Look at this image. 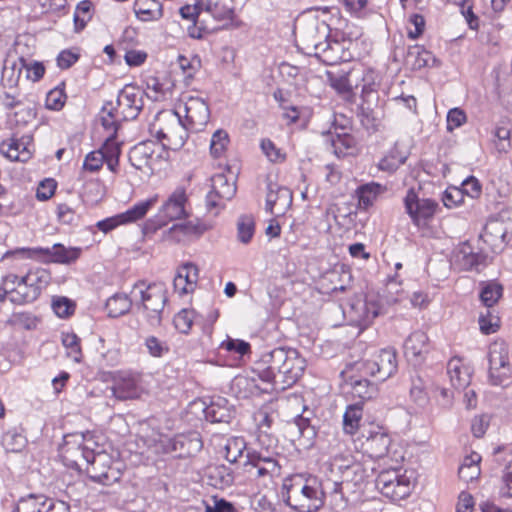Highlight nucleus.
I'll return each instance as SVG.
<instances>
[{
  "label": "nucleus",
  "mask_w": 512,
  "mask_h": 512,
  "mask_svg": "<svg viewBox=\"0 0 512 512\" xmlns=\"http://www.w3.org/2000/svg\"><path fill=\"white\" fill-rule=\"evenodd\" d=\"M51 281L47 269H30L25 275L14 273L4 275L0 283V302L8 299L16 305L30 304L36 301Z\"/></svg>",
  "instance_id": "nucleus-1"
},
{
  "label": "nucleus",
  "mask_w": 512,
  "mask_h": 512,
  "mask_svg": "<svg viewBox=\"0 0 512 512\" xmlns=\"http://www.w3.org/2000/svg\"><path fill=\"white\" fill-rule=\"evenodd\" d=\"M282 495L285 503L298 512H317L323 505L325 493L316 477L293 475L284 480Z\"/></svg>",
  "instance_id": "nucleus-2"
},
{
  "label": "nucleus",
  "mask_w": 512,
  "mask_h": 512,
  "mask_svg": "<svg viewBox=\"0 0 512 512\" xmlns=\"http://www.w3.org/2000/svg\"><path fill=\"white\" fill-rule=\"evenodd\" d=\"M189 127L181 119L180 111H160L150 125L151 134L162 142L163 147L179 150L188 139Z\"/></svg>",
  "instance_id": "nucleus-3"
},
{
  "label": "nucleus",
  "mask_w": 512,
  "mask_h": 512,
  "mask_svg": "<svg viewBox=\"0 0 512 512\" xmlns=\"http://www.w3.org/2000/svg\"><path fill=\"white\" fill-rule=\"evenodd\" d=\"M188 196L184 187H177L159 208L157 214L149 218L142 227L145 236L154 234L169 222L189 216L186 205Z\"/></svg>",
  "instance_id": "nucleus-4"
},
{
  "label": "nucleus",
  "mask_w": 512,
  "mask_h": 512,
  "mask_svg": "<svg viewBox=\"0 0 512 512\" xmlns=\"http://www.w3.org/2000/svg\"><path fill=\"white\" fill-rule=\"evenodd\" d=\"M263 361L269 363L265 371L267 379L287 385L295 383L306 367L301 354H263Z\"/></svg>",
  "instance_id": "nucleus-5"
},
{
  "label": "nucleus",
  "mask_w": 512,
  "mask_h": 512,
  "mask_svg": "<svg viewBox=\"0 0 512 512\" xmlns=\"http://www.w3.org/2000/svg\"><path fill=\"white\" fill-rule=\"evenodd\" d=\"M95 448L99 445L92 434L73 433L64 436L59 452L66 466L80 470L91 459Z\"/></svg>",
  "instance_id": "nucleus-6"
},
{
  "label": "nucleus",
  "mask_w": 512,
  "mask_h": 512,
  "mask_svg": "<svg viewBox=\"0 0 512 512\" xmlns=\"http://www.w3.org/2000/svg\"><path fill=\"white\" fill-rule=\"evenodd\" d=\"M131 296L136 301L140 300L151 317H158L168 300L167 289L162 282H155L147 286L144 282H138L134 285Z\"/></svg>",
  "instance_id": "nucleus-7"
},
{
  "label": "nucleus",
  "mask_w": 512,
  "mask_h": 512,
  "mask_svg": "<svg viewBox=\"0 0 512 512\" xmlns=\"http://www.w3.org/2000/svg\"><path fill=\"white\" fill-rule=\"evenodd\" d=\"M353 369L363 376H374L385 381L397 370L396 354H370L368 358L357 360Z\"/></svg>",
  "instance_id": "nucleus-8"
},
{
  "label": "nucleus",
  "mask_w": 512,
  "mask_h": 512,
  "mask_svg": "<svg viewBox=\"0 0 512 512\" xmlns=\"http://www.w3.org/2000/svg\"><path fill=\"white\" fill-rule=\"evenodd\" d=\"M144 95V91L137 86H124L118 93L116 106L113 105V115L125 121L136 119L143 109Z\"/></svg>",
  "instance_id": "nucleus-9"
},
{
  "label": "nucleus",
  "mask_w": 512,
  "mask_h": 512,
  "mask_svg": "<svg viewBox=\"0 0 512 512\" xmlns=\"http://www.w3.org/2000/svg\"><path fill=\"white\" fill-rule=\"evenodd\" d=\"M17 253L23 254L26 258L44 262L71 264L80 257L81 249L76 247L67 248L63 244L56 243L52 247L46 248H21L17 250Z\"/></svg>",
  "instance_id": "nucleus-10"
},
{
  "label": "nucleus",
  "mask_w": 512,
  "mask_h": 512,
  "mask_svg": "<svg viewBox=\"0 0 512 512\" xmlns=\"http://www.w3.org/2000/svg\"><path fill=\"white\" fill-rule=\"evenodd\" d=\"M86 472L89 477L103 485H110L120 478V473L112 467V458L105 451L95 448L91 459L86 464Z\"/></svg>",
  "instance_id": "nucleus-11"
},
{
  "label": "nucleus",
  "mask_w": 512,
  "mask_h": 512,
  "mask_svg": "<svg viewBox=\"0 0 512 512\" xmlns=\"http://www.w3.org/2000/svg\"><path fill=\"white\" fill-rule=\"evenodd\" d=\"M112 396L118 400L139 398L147 392V386L140 375L128 372H120L113 377V385L110 387Z\"/></svg>",
  "instance_id": "nucleus-12"
},
{
  "label": "nucleus",
  "mask_w": 512,
  "mask_h": 512,
  "mask_svg": "<svg viewBox=\"0 0 512 512\" xmlns=\"http://www.w3.org/2000/svg\"><path fill=\"white\" fill-rule=\"evenodd\" d=\"M236 182L229 179L225 174L218 173L211 178V190L206 196V207L208 210L221 209L225 201L231 200L236 194Z\"/></svg>",
  "instance_id": "nucleus-13"
},
{
  "label": "nucleus",
  "mask_w": 512,
  "mask_h": 512,
  "mask_svg": "<svg viewBox=\"0 0 512 512\" xmlns=\"http://www.w3.org/2000/svg\"><path fill=\"white\" fill-rule=\"evenodd\" d=\"M190 408L194 413L201 412L212 423H229L235 416L233 407L222 397L212 399L208 405L202 400H195Z\"/></svg>",
  "instance_id": "nucleus-14"
},
{
  "label": "nucleus",
  "mask_w": 512,
  "mask_h": 512,
  "mask_svg": "<svg viewBox=\"0 0 512 512\" xmlns=\"http://www.w3.org/2000/svg\"><path fill=\"white\" fill-rule=\"evenodd\" d=\"M185 114V124L190 131L199 132L203 130L210 118V110L207 103L199 97H188L183 105L178 106V111Z\"/></svg>",
  "instance_id": "nucleus-15"
},
{
  "label": "nucleus",
  "mask_w": 512,
  "mask_h": 512,
  "mask_svg": "<svg viewBox=\"0 0 512 512\" xmlns=\"http://www.w3.org/2000/svg\"><path fill=\"white\" fill-rule=\"evenodd\" d=\"M404 204L406 212L417 226L425 225L434 216L438 206L431 199H420L412 189L407 192Z\"/></svg>",
  "instance_id": "nucleus-16"
},
{
  "label": "nucleus",
  "mask_w": 512,
  "mask_h": 512,
  "mask_svg": "<svg viewBox=\"0 0 512 512\" xmlns=\"http://www.w3.org/2000/svg\"><path fill=\"white\" fill-rule=\"evenodd\" d=\"M512 236V225L507 224L502 218H492L485 225L481 234L483 241L494 252L501 251Z\"/></svg>",
  "instance_id": "nucleus-17"
},
{
  "label": "nucleus",
  "mask_w": 512,
  "mask_h": 512,
  "mask_svg": "<svg viewBox=\"0 0 512 512\" xmlns=\"http://www.w3.org/2000/svg\"><path fill=\"white\" fill-rule=\"evenodd\" d=\"M159 146L152 140L135 145L129 152V161L137 170L151 172L153 163L160 157Z\"/></svg>",
  "instance_id": "nucleus-18"
},
{
  "label": "nucleus",
  "mask_w": 512,
  "mask_h": 512,
  "mask_svg": "<svg viewBox=\"0 0 512 512\" xmlns=\"http://www.w3.org/2000/svg\"><path fill=\"white\" fill-rule=\"evenodd\" d=\"M247 466L255 470L258 478H273L280 475L281 466L272 454L263 451H252L247 454Z\"/></svg>",
  "instance_id": "nucleus-19"
},
{
  "label": "nucleus",
  "mask_w": 512,
  "mask_h": 512,
  "mask_svg": "<svg viewBox=\"0 0 512 512\" xmlns=\"http://www.w3.org/2000/svg\"><path fill=\"white\" fill-rule=\"evenodd\" d=\"M293 196L289 188L277 183H268L266 195V211L275 216L285 214L292 204Z\"/></svg>",
  "instance_id": "nucleus-20"
},
{
  "label": "nucleus",
  "mask_w": 512,
  "mask_h": 512,
  "mask_svg": "<svg viewBox=\"0 0 512 512\" xmlns=\"http://www.w3.org/2000/svg\"><path fill=\"white\" fill-rule=\"evenodd\" d=\"M363 445L371 458H383L387 456L392 460H397L396 456L392 454V439L382 428L370 432Z\"/></svg>",
  "instance_id": "nucleus-21"
},
{
  "label": "nucleus",
  "mask_w": 512,
  "mask_h": 512,
  "mask_svg": "<svg viewBox=\"0 0 512 512\" xmlns=\"http://www.w3.org/2000/svg\"><path fill=\"white\" fill-rule=\"evenodd\" d=\"M489 379L495 386L512 383V364L508 354H489Z\"/></svg>",
  "instance_id": "nucleus-22"
},
{
  "label": "nucleus",
  "mask_w": 512,
  "mask_h": 512,
  "mask_svg": "<svg viewBox=\"0 0 512 512\" xmlns=\"http://www.w3.org/2000/svg\"><path fill=\"white\" fill-rule=\"evenodd\" d=\"M485 260L486 256L474 252L468 243H463L455 249L451 263L458 270L468 271L478 270L481 265H484Z\"/></svg>",
  "instance_id": "nucleus-23"
},
{
  "label": "nucleus",
  "mask_w": 512,
  "mask_h": 512,
  "mask_svg": "<svg viewBox=\"0 0 512 512\" xmlns=\"http://www.w3.org/2000/svg\"><path fill=\"white\" fill-rule=\"evenodd\" d=\"M0 153L10 161L26 162L31 158L29 142L25 138L4 139L0 143Z\"/></svg>",
  "instance_id": "nucleus-24"
},
{
  "label": "nucleus",
  "mask_w": 512,
  "mask_h": 512,
  "mask_svg": "<svg viewBox=\"0 0 512 512\" xmlns=\"http://www.w3.org/2000/svg\"><path fill=\"white\" fill-rule=\"evenodd\" d=\"M202 444L198 439H191L185 435H177L168 439L165 452L176 453L178 457L189 456L193 451H198Z\"/></svg>",
  "instance_id": "nucleus-25"
},
{
  "label": "nucleus",
  "mask_w": 512,
  "mask_h": 512,
  "mask_svg": "<svg viewBox=\"0 0 512 512\" xmlns=\"http://www.w3.org/2000/svg\"><path fill=\"white\" fill-rule=\"evenodd\" d=\"M134 12L141 21L158 20L163 16L162 4L158 0H136Z\"/></svg>",
  "instance_id": "nucleus-26"
},
{
  "label": "nucleus",
  "mask_w": 512,
  "mask_h": 512,
  "mask_svg": "<svg viewBox=\"0 0 512 512\" xmlns=\"http://www.w3.org/2000/svg\"><path fill=\"white\" fill-rule=\"evenodd\" d=\"M363 418L362 403L350 404L343 415V430L346 434L354 435L360 428Z\"/></svg>",
  "instance_id": "nucleus-27"
},
{
  "label": "nucleus",
  "mask_w": 512,
  "mask_h": 512,
  "mask_svg": "<svg viewBox=\"0 0 512 512\" xmlns=\"http://www.w3.org/2000/svg\"><path fill=\"white\" fill-rule=\"evenodd\" d=\"M384 191L385 187L376 182L361 185L356 190L359 208L366 210L371 207L377 197Z\"/></svg>",
  "instance_id": "nucleus-28"
},
{
  "label": "nucleus",
  "mask_w": 512,
  "mask_h": 512,
  "mask_svg": "<svg viewBox=\"0 0 512 512\" xmlns=\"http://www.w3.org/2000/svg\"><path fill=\"white\" fill-rule=\"evenodd\" d=\"M158 197L154 196L149 199L137 202L125 212L120 213L124 225L134 223L146 216L151 208L157 203Z\"/></svg>",
  "instance_id": "nucleus-29"
},
{
  "label": "nucleus",
  "mask_w": 512,
  "mask_h": 512,
  "mask_svg": "<svg viewBox=\"0 0 512 512\" xmlns=\"http://www.w3.org/2000/svg\"><path fill=\"white\" fill-rule=\"evenodd\" d=\"M412 486L410 477L405 474H401L399 471L396 480L390 484L388 489H385L384 496L392 499L393 501L404 499L409 496Z\"/></svg>",
  "instance_id": "nucleus-30"
},
{
  "label": "nucleus",
  "mask_w": 512,
  "mask_h": 512,
  "mask_svg": "<svg viewBox=\"0 0 512 512\" xmlns=\"http://www.w3.org/2000/svg\"><path fill=\"white\" fill-rule=\"evenodd\" d=\"M99 151L102 152L101 154L104 156L108 169L116 172L121 154L120 143L116 140V137L113 135L108 136Z\"/></svg>",
  "instance_id": "nucleus-31"
},
{
  "label": "nucleus",
  "mask_w": 512,
  "mask_h": 512,
  "mask_svg": "<svg viewBox=\"0 0 512 512\" xmlns=\"http://www.w3.org/2000/svg\"><path fill=\"white\" fill-rule=\"evenodd\" d=\"M447 370L453 385L458 388L464 387L469 383L468 368L462 366V359L458 355L452 357L447 365Z\"/></svg>",
  "instance_id": "nucleus-32"
},
{
  "label": "nucleus",
  "mask_w": 512,
  "mask_h": 512,
  "mask_svg": "<svg viewBox=\"0 0 512 512\" xmlns=\"http://www.w3.org/2000/svg\"><path fill=\"white\" fill-rule=\"evenodd\" d=\"M2 445L8 452H21L27 445V438L21 428H11L2 437Z\"/></svg>",
  "instance_id": "nucleus-33"
},
{
  "label": "nucleus",
  "mask_w": 512,
  "mask_h": 512,
  "mask_svg": "<svg viewBox=\"0 0 512 512\" xmlns=\"http://www.w3.org/2000/svg\"><path fill=\"white\" fill-rule=\"evenodd\" d=\"M407 61L411 62L414 69L435 66L437 62L433 54L421 46H414L409 49Z\"/></svg>",
  "instance_id": "nucleus-34"
},
{
  "label": "nucleus",
  "mask_w": 512,
  "mask_h": 512,
  "mask_svg": "<svg viewBox=\"0 0 512 512\" xmlns=\"http://www.w3.org/2000/svg\"><path fill=\"white\" fill-rule=\"evenodd\" d=\"M503 295V286L496 281H488L482 284L480 300L487 309H491Z\"/></svg>",
  "instance_id": "nucleus-35"
},
{
  "label": "nucleus",
  "mask_w": 512,
  "mask_h": 512,
  "mask_svg": "<svg viewBox=\"0 0 512 512\" xmlns=\"http://www.w3.org/2000/svg\"><path fill=\"white\" fill-rule=\"evenodd\" d=\"M132 300L125 294H115L106 302L108 314L111 317H118L129 311Z\"/></svg>",
  "instance_id": "nucleus-36"
},
{
  "label": "nucleus",
  "mask_w": 512,
  "mask_h": 512,
  "mask_svg": "<svg viewBox=\"0 0 512 512\" xmlns=\"http://www.w3.org/2000/svg\"><path fill=\"white\" fill-rule=\"evenodd\" d=\"M231 389L237 398L245 399L255 393L257 386L254 380L246 376L238 375L232 380Z\"/></svg>",
  "instance_id": "nucleus-37"
},
{
  "label": "nucleus",
  "mask_w": 512,
  "mask_h": 512,
  "mask_svg": "<svg viewBox=\"0 0 512 512\" xmlns=\"http://www.w3.org/2000/svg\"><path fill=\"white\" fill-rule=\"evenodd\" d=\"M246 449V442L242 437L227 439L224 446V457L230 463H235Z\"/></svg>",
  "instance_id": "nucleus-38"
},
{
  "label": "nucleus",
  "mask_w": 512,
  "mask_h": 512,
  "mask_svg": "<svg viewBox=\"0 0 512 512\" xmlns=\"http://www.w3.org/2000/svg\"><path fill=\"white\" fill-rule=\"evenodd\" d=\"M377 387L367 379H359L352 384V395L361 400H369L377 395Z\"/></svg>",
  "instance_id": "nucleus-39"
},
{
  "label": "nucleus",
  "mask_w": 512,
  "mask_h": 512,
  "mask_svg": "<svg viewBox=\"0 0 512 512\" xmlns=\"http://www.w3.org/2000/svg\"><path fill=\"white\" fill-rule=\"evenodd\" d=\"M255 231L254 220L252 216L242 215L237 221L238 240L244 244L251 241Z\"/></svg>",
  "instance_id": "nucleus-40"
},
{
  "label": "nucleus",
  "mask_w": 512,
  "mask_h": 512,
  "mask_svg": "<svg viewBox=\"0 0 512 512\" xmlns=\"http://www.w3.org/2000/svg\"><path fill=\"white\" fill-rule=\"evenodd\" d=\"M298 29L300 41L304 45V49L307 50L308 54H312L311 49L324 35H318V26L315 22L309 24L306 28L300 27Z\"/></svg>",
  "instance_id": "nucleus-41"
},
{
  "label": "nucleus",
  "mask_w": 512,
  "mask_h": 512,
  "mask_svg": "<svg viewBox=\"0 0 512 512\" xmlns=\"http://www.w3.org/2000/svg\"><path fill=\"white\" fill-rule=\"evenodd\" d=\"M229 135L228 133L223 129L216 130L211 138L210 143V151L211 154L215 157H221L224 152L227 149V146L229 144Z\"/></svg>",
  "instance_id": "nucleus-42"
},
{
  "label": "nucleus",
  "mask_w": 512,
  "mask_h": 512,
  "mask_svg": "<svg viewBox=\"0 0 512 512\" xmlns=\"http://www.w3.org/2000/svg\"><path fill=\"white\" fill-rule=\"evenodd\" d=\"M479 326L483 334L495 333L500 327V318L493 310L487 309L486 313H481L479 316Z\"/></svg>",
  "instance_id": "nucleus-43"
},
{
  "label": "nucleus",
  "mask_w": 512,
  "mask_h": 512,
  "mask_svg": "<svg viewBox=\"0 0 512 512\" xmlns=\"http://www.w3.org/2000/svg\"><path fill=\"white\" fill-rule=\"evenodd\" d=\"M51 306L54 313L60 318H67L75 311V303L64 296L53 297Z\"/></svg>",
  "instance_id": "nucleus-44"
},
{
  "label": "nucleus",
  "mask_w": 512,
  "mask_h": 512,
  "mask_svg": "<svg viewBox=\"0 0 512 512\" xmlns=\"http://www.w3.org/2000/svg\"><path fill=\"white\" fill-rule=\"evenodd\" d=\"M11 322L18 328L33 330L37 328L39 319L32 313L18 312L12 315Z\"/></svg>",
  "instance_id": "nucleus-45"
},
{
  "label": "nucleus",
  "mask_w": 512,
  "mask_h": 512,
  "mask_svg": "<svg viewBox=\"0 0 512 512\" xmlns=\"http://www.w3.org/2000/svg\"><path fill=\"white\" fill-rule=\"evenodd\" d=\"M177 62L186 80L193 79L201 65V61L197 56L189 59L183 55H179Z\"/></svg>",
  "instance_id": "nucleus-46"
},
{
  "label": "nucleus",
  "mask_w": 512,
  "mask_h": 512,
  "mask_svg": "<svg viewBox=\"0 0 512 512\" xmlns=\"http://www.w3.org/2000/svg\"><path fill=\"white\" fill-rule=\"evenodd\" d=\"M428 338L422 331L412 333L404 342L405 351L422 352Z\"/></svg>",
  "instance_id": "nucleus-47"
},
{
  "label": "nucleus",
  "mask_w": 512,
  "mask_h": 512,
  "mask_svg": "<svg viewBox=\"0 0 512 512\" xmlns=\"http://www.w3.org/2000/svg\"><path fill=\"white\" fill-rule=\"evenodd\" d=\"M202 9L211 11V5L205 4L203 1H197L194 5H185L181 7L179 12L183 19L195 23Z\"/></svg>",
  "instance_id": "nucleus-48"
},
{
  "label": "nucleus",
  "mask_w": 512,
  "mask_h": 512,
  "mask_svg": "<svg viewBox=\"0 0 512 512\" xmlns=\"http://www.w3.org/2000/svg\"><path fill=\"white\" fill-rule=\"evenodd\" d=\"M406 161V156L397 155L396 151H391L379 162V168L383 171L393 172L397 170Z\"/></svg>",
  "instance_id": "nucleus-49"
},
{
  "label": "nucleus",
  "mask_w": 512,
  "mask_h": 512,
  "mask_svg": "<svg viewBox=\"0 0 512 512\" xmlns=\"http://www.w3.org/2000/svg\"><path fill=\"white\" fill-rule=\"evenodd\" d=\"M194 311L189 309H183L174 317V325L181 333H187L193 323Z\"/></svg>",
  "instance_id": "nucleus-50"
},
{
  "label": "nucleus",
  "mask_w": 512,
  "mask_h": 512,
  "mask_svg": "<svg viewBox=\"0 0 512 512\" xmlns=\"http://www.w3.org/2000/svg\"><path fill=\"white\" fill-rule=\"evenodd\" d=\"M410 397L412 401L420 407H424L428 404L429 397L427 392L425 391L424 384L420 379L417 381H413L412 386L410 388Z\"/></svg>",
  "instance_id": "nucleus-51"
},
{
  "label": "nucleus",
  "mask_w": 512,
  "mask_h": 512,
  "mask_svg": "<svg viewBox=\"0 0 512 512\" xmlns=\"http://www.w3.org/2000/svg\"><path fill=\"white\" fill-rule=\"evenodd\" d=\"M177 273H181L182 278L186 282V284H188L190 286V288H192V290H194V288L196 287L197 281L199 279L198 267L195 264L188 262V263H185L184 265H182L177 270Z\"/></svg>",
  "instance_id": "nucleus-52"
},
{
  "label": "nucleus",
  "mask_w": 512,
  "mask_h": 512,
  "mask_svg": "<svg viewBox=\"0 0 512 512\" xmlns=\"http://www.w3.org/2000/svg\"><path fill=\"white\" fill-rule=\"evenodd\" d=\"M261 149L271 162L280 163L286 158V155L270 139H263L261 141Z\"/></svg>",
  "instance_id": "nucleus-53"
},
{
  "label": "nucleus",
  "mask_w": 512,
  "mask_h": 512,
  "mask_svg": "<svg viewBox=\"0 0 512 512\" xmlns=\"http://www.w3.org/2000/svg\"><path fill=\"white\" fill-rule=\"evenodd\" d=\"M447 130L452 132L453 130L461 127L467 121L466 113L460 108H452L447 114Z\"/></svg>",
  "instance_id": "nucleus-54"
},
{
  "label": "nucleus",
  "mask_w": 512,
  "mask_h": 512,
  "mask_svg": "<svg viewBox=\"0 0 512 512\" xmlns=\"http://www.w3.org/2000/svg\"><path fill=\"white\" fill-rule=\"evenodd\" d=\"M65 99L64 91L60 88H54L48 92L45 104L48 109L58 111L64 106Z\"/></svg>",
  "instance_id": "nucleus-55"
},
{
  "label": "nucleus",
  "mask_w": 512,
  "mask_h": 512,
  "mask_svg": "<svg viewBox=\"0 0 512 512\" xmlns=\"http://www.w3.org/2000/svg\"><path fill=\"white\" fill-rule=\"evenodd\" d=\"M257 442L260 446L258 451H263V453H270L274 457L278 455L277 452V440L271 437L266 431H260L257 437Z\"/></svg>",
  "instance_id": "nucleus-56"
},
{
  "label": "nucleus",
  "mask_w": 512,
  "mask_h": 512,
  "mask_svg": "<svg viewBox=\"0 0 512 512\" xmlns=\"http://www.w3.org/2000/svg\"><path fill=\"white\" fill-rule=\"evenodd\" d=\"M172 231H183L184 235L187 237H199L204 233L205 227L198 222L195 223L193 221H188L181 224H174L172 226Z\"/></svg>",
  "instance_id": "nucleus-57"
},
{
  "label": "nucleus",
  "mask_w": 512,
  "mask_h": 512,
  "mask_svg": "<svg viewBox=\"0 0 512 512\" xmlns=\"http://www.w3.org/2000/svg\"><path fill=\"white\" fill-rule=\"evenodd\" d=\"M101 153L99 150L88 153L83 163V169L90 172L98 171L105 162L104 156Z\"/></svg>",
  "instance_id": "nucleus-58"
},
{
  "label": "nucleus",
  "mask_w": 512,
  "mask_h": 512,
  "mask_svg": "<svg viewBox=\"0 0 512 512\" xmlns=\"http://www.w3.org/2000/svg\"><path fill=\"white\" fill-rule=\"evenodd\" d=\"M112 109H113V104L111 102L107 103L103 107V112H107V115L102 117V125L104 126V128L106 130L111 131L110 135L115 136L118 123L125 121V120L124 119H116V117L112 113Z\"/></svg>",
  "instance_id": "nucleus-59"
},
{
  "label": "nucleus",
  "mask_w": 512,
  "mask_h": 512,
  "mask_svg": "<svg viewBox=\"0 0 512 512\" xmlns=\"http://www.w3.org/2000/svg\"><path fill=\"white\" fill-rule=\"evenodd\" d=\"M499 495L502 498H512V461L505 466L503 471Z\"/></svg>",
  "instance_id": "nucleus-60"
},
{
  "label": "nucleus",
  "mask_w": 512,
  "mask_h": 512,
  "mask_svg": "<svg viewBox=\"0 0 512 512\" xmlns=\"http://www.w3.org/2000/svg\"><path fill=\"white\" fill-rule=\"evenodd\" d=\"M56 187L57 184L54 179H45L41 181L36 191L37 199L41 201L50 199L54 195Z\"/></svg>",
  "instance_id": "nucleus-61"
},
{
  "label": "nucleus",
  "mask_w": 512,
  "mask_h": 512,
  "mask_svg": "<svg viewBox=\"0 0 512 512\" xmlns=\"http://www.w3.org/2000/svg\"><path fill=\"white\" fill-rule=\"evenodd\" d=\"M398 470L390 469L382 471L376 479V486L380 492L385 495V489H388L390 484L398 477Z\"/></svg>",
  "instance_id": "nucleus-62"
},
{
  "label": "nucleus",
  "mask_w": 512,
  "mask_h": 512,
  "mask_svg": "<svg viewBox=\"0 0 512 512\" xmlns=\"http://www.w3.org/2000/svg\"><path fill=\"white\" fill-rule=\"evenodd\" d=\"M42 500L41 504H45V500L43 496L36 497L35 495L31 494L26 499H23L19 505L17 506L16 510L14 512H41V510L38 508V502L37 500Z\"/></svg>",
  "instance_id": "nucleus-63"
},
{
  "label": "nucleus",
  "mask_w": 512,
  "mask_h": 512,
  "mask_svg": "<svg viewBox=\"0 0 512 512\" xmlns=\"http://www.w3.org/2000/svg\"><path fill=\"white\" fill-rule=\"evenodd\" d=\"M213 504H205V512H236L232 503L222 498L212 497Z\"/></svg>",
  "instance_id": "nucleus-64"
}]
</instances>
